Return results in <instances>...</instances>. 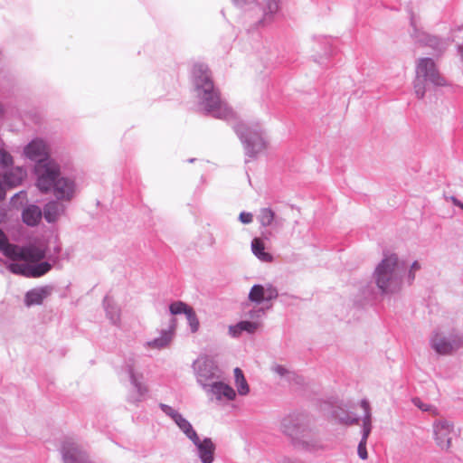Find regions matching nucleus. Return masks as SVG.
Returning <instances> with one entry per match:
<instances>
[{
	"label": "nucleus",
	"instance_id": "10",
	"mask_svg": "<svg viewBox=\"0 0 463 463\" xmlns=\"http://www.w3.org/2000/svg\"><path fill=\"white\" fill-rule=\"evenodd\" d=\"M24 153L26 157L36 163V175L37 168L41 164L56 163L48 156V146L42 139H33L24 147Z\"/></svg>",
	"mask_w": 463,
	"mask_h": 463
},
{
	"label": "nucleus",
	"instance_id": "36",
	"mask_svg": "<svg viewBox=\"0 0 463 463\" xmlns=\"http://www.w3.org/2000/svg\"><path fill=\"white\" fill-rule=\"evenodd\" d=\"M279 10V3L276 0H269L267 2L265 14H273Z\"/></svg>",
	"mask_w": 463,
	"mask_h": 463
},
{
	"label": "nucleus",
	"instance_id": "24",
	"mask_svg": "<svg viewBox=\"0 0 463 463\" xmlns=\"http://www.w3.org/2000/svg\"><path fill=\"white\" fill-rule=\"evenodd\" d=\"M26 175V172L22 167H16L4 175L5 184L7 186H16L22 183Z\"/></svg>",
	"mask_w": 463,
	"mask_h": 463
},
{
	"label": "nucleus",
	"instance_id": "22",
	"mask_svg": "<svg viewBox=\"0 0 463 463\" xmlns=\"http://www.w3.org/2000/svg\"><path fill=\"white\" fill-rule=\"evenodd\" d=\"M252 253L262 262H271L273 257L265 251V244L261 238H254L251 241Z\"/></svg>",
	"mask_w": 463,
	"mask_h": 463
},
{
	"label": "nucleus",
	"instance_id": "43",
	"mask_svg": "<svg viewBox=\"0 0 463 463\" xmlns=\"http://www.w3.org/2000/svg\"><path fill=\"white\" fill-rule=\"evenodd\" d=\"M4 113H5L4 106L0 103V118L4 115Z\"/></svg>",
	"mask_w": 463,
	"mask_h": 463
},
{
	"label": "nucleus",
	"instance_id": "6",
	"mask_svg": "<svg viewBox=\"0 0 463 463\" xmlns=\"http://www.w3.org/2000/svg\"><path fill=\"white\" fill-rule=\"evenodd\" d=\"M234 129L244 144L245 154L250 158H255L268 147V141L259 126H248L240 122Z\"/></svg>",
	"mask_w": 463,
	"mask_h": 463
},
{
	"label": "nucleus",
	"instance_id": "44",
	"mask_svg": "<svg viewBox=\"0 0 463 463\" xmlns=\"http://www.w3.org/2000/svg\"><path fill=\"white\" fill-rule=\"evenodd\" d=\"M4 146V142H3V140L0 138V146Z\"/></svg>",
	"mask_w": 463,
	"mask_h": 463
},
{
	"label": "nucleus",
	"instance_id": "14",
	"mask_svg": "<svg viewBox=\"0 0 463 463\" xmlns=\"http://www.w3.org/2000/svg\"><path fill=\"white\" fill-rule=\"evenodd\" d=\"M204 392L210 397L211 400H215L219 402L226 403L234 401L237 392L229 384L223 383L221 379L213 382Z\"/></svg>",
	"mask_w": 463,
	"mask_h": 463
},
{
	"label": "nucleus",
	"instance_id": "20",
	"mask_svg": "<svg viewBox=\"0 0 463 463\" xmlns=\"http://www.w3.org/2000/svg\"><path fill=\"white\" fill-rule=\"evenodd\" d=\"M262 326L261 321L255 320H243L236 325L230 326L228 328L229 334L232 337H239L242 332H246L248 334H254Z\"/></svg>",
	"mask_w": 463,
	"mask_h": 463
},
{
	"label": "nucleus",
	"instance_id": "27",
	"mask_svg": "<svg viewBox=\"0 0 463 463\" xmlns=\"http://www.w3.org/2000/svg\"><path fill=\"white\" fill-rule=\"evenodd\" d=\"M174 421L189 439L195 438L197 432L194 430L192 424L184 418L182 414H179Z\"/></svg>",
	"mask_w": 463,
	"mask_h": 463
},
{
	"label": "nucleus",
	"instance_id": "13",
	"mask_svg": "<svg viewBox=\"0 0 463 463\" xmlns=\"http://www.w3.org/2000/svg\"><path fill=\"white\" fill-rule=\"evenodd\" d=\"M361 408L364 410V417H363V430H362V439L358 444L357 453L360 458L366 459L368 458V453L366 450V443L367 439L372 430V411L369 402L366 399H364L360 402Z\"/></svg>",
	"mask_w": 463,
	"mask_h": 463
},
{
	"label": "nucleus",
	"instance_id": "9",
	"mask_svg": "<svg viewBox=\"0 0 463 463\" xmlns=\"http://www.w3.org/2000/svg\"><path fill=\"white\" fill-rule=\"evenodd\" d=\"M430 346L439 354H451L463 347V333L446 335L437 332L430 338Z\"/></svg>",
	"mask_w": 463,
	"mask_h": 463
},
{
	"label": "nucleus",
	"instance_id": "31",
	"mask_svg": "<svg viewBox=\"0 0 463 463\" xmlns=\"http://www.w3.org/2000/svg\"><path fill=\"white\" fill-rule=\"evenodd\" d=\"M335 417L340 423L345 424V425H354V424H358V422H359V418H357L355 416H352L348 413H345L344 415H335Z\"/></svg>",
	"mask_w": 463,
	"mask_h": 463
},
{
	"label": "nucleus",
	"instance_id": "21",
	"mask_svg": "<svg viewBox=\"0 0 463 463\" xmlns=\"http://www.w3.org/2000/svg\"><path fill=\"white\" fill-rule=\"evenodd\" d=\"M51 293L48 287L37 288L28 291L25 295V304L30 307L33 305H40L43 299L46 298Z\"/></svg>",
	"mask_w": 463,
	"mask_h": 463
},
{
	"label": "nucleus",
	"instance_id": "30",
	"mask_svg": "<svg viewBox=\"0 0 463 463\" xmlns=\"http://www.w3.org/2000/svg\"><path fill=\"white\" fill-rule=\"evenodd\" d=\"M191 331L195 333L199 329V320L196 317L194 310L191 307L190 310L185 314Z\"/></svg>",
	"mask_w": 463,
	"mask_h": 463
},
{
	"label": "nucleus",
	"instance_id": "2",
	"mask_svg": "<svg viewBox=\"0 0 463 463\" xmlns=\"http://www.w3.org/2000/svg\"><path fill=\"white\" fill-rule=\"evenodd\" d=\"M193 80L201 109L214 118L226 120L235 118L232 109L221 99L205 64L195 63L194 65Z\"/></svg>",
	"mask_w": 463,
	"mask_h": 463
},
{
	"label": "nucleus",
	"instance_id": "12",
	"mask_svg": "<svg viewBox=\"0 0 463 463\" xmlns=\"http://www.w3.org/2000/svg\"><path fill=\"white\" fill-rule=\"evenodd\" d=\"M61 453L63 463H94L87 452L72 441H64Z\"/></svg>",
	"mask_w": 463,
	"mask_h": 463
},
{
	"label": "nucleus",
	"instance_id": "38",
	"mask_svg": "<svg viewBox=\"0 0 463 463\" xmlns=\"http://www.w3.org/2000/svg\"><path fill=\"white\" fill-rule=\"evenodd\" d=\"M412 402L415 406H417L419 409H420L423 411H429L431 409L430 405H428V404L422 402L419 398H414L412 400Z\"/></svg>",
	"mask_w": 463,
	"mask_h": 463
},
{
	"label": "nucleus",
	"instance_id": "18",
	"mask_svg": "<svg viewBox=\"0 0 463 463\" xmlns=\"http://www.w3.org/2000/svg\"><path fill=\"white\" fill-rule=\"evenodd\" d=\"M278 296V290L272 285L267 284L266 286H262L257 284L250 288L249 300L256 304H260L265 301L275 299Z\"/></svg>",
	"mask_w": 463,
	"mask_h": 463
},
{
	"label": "nucleus",
	"instance_id": "34",
	"mask_svg": "<svg viewBox=\"0 0 463 463\" xmlns=\"http://www.w3.org/2000/svg\"><path fill=\"white\" fill-rule=\"evenodd\" d=\"M159 407L160 409L162 410V411L167 415L168 417H170L173 420L180 414L176 410H175L174 408H172L171 406L169 405H166L165 403H160L159 404Z\"/></svg>",
	"mask_w": 463,
	"mask_h": 463
},
{
	"label": "nucleus",
	"instance_id": "40",
	"mask_svg": "<svg viewBox=\"0 0 463 463\" xmlns=\"http://www.w3.org/2000/svg\"><path fill=\"white\" fill-rule=\"evenodd\" d=\"M449 200L451 201V203L455 205V206H458L459 207L460 209L463 210V203H461L457 197L455 196H451L449 198Z\"/></svg>",
	"mask_w": 463,
	"mask_h": 463
},
{
	"label": "nucleus",
	"instance_id": "33",
	"mask_svg": "<svg viewBox=\"0 0 463 463\" xmlns=\"http://www.w3.org/2000/svg\"><path fill=\"white\" fill-rule=\"evenodd\" d=\"M421 269V265L419 261L415 260L412 262V264L410 266V269L408 270L407 274V280L409 284H411L415 279V274L417 271H419Z\"/></svg>",
	"mask_w": 463,
	"mask_h": 463
},
{
	"label": "nucleus",
	"instance_id": "15",
	"mask_svg": "<svg viewBox=\"0 0 463 463\" xmlns=\"http://www.w3.org/2000/svg\"><path fill=\"white\" fill-rule=\"evenodd\" d=\"M175 329L176 319L172 317L169 322L168 327L166 329L160 330L159 335L157 337L146 341L144 344L145 348L149 350H162L168 347L175 337Z\"/></svg>",
	"mask_w": 463,
	"mask_h": 463
},
{
	"label": "nucleus",
	"instance_id": "35",
	"mask_svg": "<svg viewBox=\"0 0 463 463\" xmlns=\"http://www.w3.org/2000/svg\"><path fill=\"white\" fill-rule=\"evenodd\" d=\"M265 314V309L262 307L254 308L248 313V317L250 321L259 320L261 321V317Z\"/></svg>",
	"mask_w": 463,
	"mask_h": 463
},
{
	"label": "nucleus",
	"instance_id": "39",
	"mask_svg": "<svg viewBox=\"0 0 463 463\" xmlns=\"http://www.w3.org/2000/svg\"><path fill=\"white\" fill-rule=\"evenodd\" d=\"M240 221L244 224H249L253 220V215L250 213L242 212L239 216Z\"/></svg>",
	"mask_w": 463,
	"mask_h": 463
},
{
	"label": "nucleus",
	"instance_id": "8",
	"mask_svg": "<svg viewBox=\"0 0 463 463\" xmlns=\"http://www.w3.org/2000/svg\"><path fill=\"white\" fill-rule=\"evenodd\" d=\"M197 383L205 390L213 382L222 379V372L213 360L204 356L194 363Z\"/></svg>",
	"mask_w": 463,
	"mask_h": 463
},
{
	"label": "nucleus",
	"instance_id": "7",
	"mask_svg": "<svg viewBox=\"0 0 463 463\" xmlns=\"http://www.w3.org/2000/svg\"><path fill=\"white\" fill-rule=\"evenodd\" d=\"M283 433L290 437L295 443L306 449L314 448L316 439L312 430L299 418L287 417L281 421Z\"/></svg>",
	"mask_w": 463,
	"mask_h": 463
},
{
	"label": "nucleus",
	"instance_id": "23",
	"mask_svg": "<svg viewBox=\"0 0 463 463\" xmlns=\"http://www.w3.org/2000/svg\"><path fill=\"white\" fill-rule=\"evenodd\" d=\"M64 212V206L56 202L52 201L48 203L44 207V218L48 222H55L61 214Z\"/></svg>",
	"mask_w": 463,
	"mask_h": 463
},
{
	"label": "nucleus",
	"instance_id": "4",
	"mask_svg": "<svg viewBox=\"0 0 463 463\" xmlns=\"http://www.w3.org/2000/svg\"><path fill=\"white\" fill-rule=\"evenodd\" d=\"M405 262L395 253H384L376 265L373 278L382 293L393 294L401 290L405 273Z\"/></svg>",
	"mask_w": 463,
	"mask_h": 463
},
{
	"label": "nucleus",
	"instance_id": "1",
	"mask_svg": "<svg viewBox=\"0 0 463 463\" xmlns=\"http://www.w3.org/2000/svg\"><path fill=\"white\" fill-rule=\"evenodd\" d=\"M0 252L15 262L10 263L11 272L28 278H38L46 274L52 268L49 262L37 263L44 258V252L35 247L21 248L9 243L5 232L0 229Z\"/></svg>",
	"mask_w": 463,
	"mask_h": 463
},
{
	"label": "nucleus",
	"instance_id": "42",
	"mask_svg": "<svg viewBox=\"0 0 463 463\" xmlns=\"http://www.w3.org/2000/svg\"><path fill=\"white\" fill-rule=\"evenodd\" d=\"M5 197V188H4V184L2 183V181L0 180V200L4 199Z\"/></svg>",
	"mask_w": 463,
	"mask_h": 463
},
{
	"label": "nucleus",
	"instance_id": "16",
	"mask_svg": "<svg viewBox=\"0 0 463 463\" xmlns=\"http://www.w3.org/2000/svg\"><path fill=\"white\" fill-rule=\"evenodd\" d=\"M433 431L437 445L441 449L448 450L454 434L453 425L446 420H440L434 423Z\"/></svg>",
	"mask_w": 463,
	"mask_h": 463
},
{
	"label": "nucleus",
	"instance_id": "29",
	"mask_svg": "<svg viewBox=\"0 0 463 463\" xmlns=\"http://www.w3.org/2000/svg\"><path fill=\"white\" fill-rule=\"evenodd\" d=\"M191 309V307L187 306L185 303L182 301H175L172 303L169 307L170 313L172 315H178V314H186L188 310Z\"/></svg>",
	"mask_w": 463,
	"mask_h": 463
},
{
	"label": "nucleus",
	"instance_id": "3",
	"mask_svg": "<svg viewBox=\"0 0 463 463\" xmlns=\"http://www.w3.org/2000/svg\"><path fill=\"white\" fill-rule=\"evenodd\" d=\"M36 184L42 192L52 193L61 201H71L77 191L73 179L61 175L57 163L41 164L38 166Z\"/></svg>",
	"mask_w": 463,
	"mask_h": 463
},
{
	"label": "nucleus",
	"instance_id": "25",
	"mask_svg": "<svg viewBox=\"0 0 463 463\" xmlns=\"http://www.w3.org/2000/svg\"><path fill=\"white\" fill-rule=\"evenodd\" d=\"M41 218L42 211L38 206L31 205L23 212V220L27 225H36Z\"/></svg>",
	"mask_w": 463,
	"mask_h": 463
},
{
	"label": "nucleus",
	"instance_id": "17",
	"mask_svg": "<svg viewBox=\"0 0 463 463\" xmlns=\"http://www.w3.org/2000/svg\"><path fill=\"white\" fill-rule=\"evenodd\" d=\"M195 447L196 455L202 463H213L214 460L215 445L210 438L200 439L198 434L190 439Z\"/></svg>",
	"mask_w": 463,
	"mask_h": 463
},
{
	"label": "nucleus",
	"instance_id": "28",
	"mask_svg": "<svg viewBox=\"0 0 463 463\" xmlns=\"http://www.w3.org/2000/svg\"><path fill=\"white\" fill-rule=\"evenodd\" d=\"M104 304L108 317L113 324L117 325L120 320V312L118 307L113 305L109 298H105Z\"/></svg>",
	"mask_w": 463,
	"mask_h": 463
},
{
	"label": "nucleus",
	"instance_id": "11",
	"mask_svg": "<svg viewBox=\"0 0 463 463\" xmlns=\"http://www.w3.org/2000/svg\"><path fill=\"white\" fill-rule=\"evenodd\" d=\"M257 219L261 227L270 228V230L262 233L266 240L272 237L274 233L279 232L284 226V220L281 217L276 216L275 213L270 208L260 209Z\"/></svg>",
	"mask_w": 463,
	"mask_h": 463
},
{
	"label": "nucleus",
	"instance_id": "19",
	"mask_svg": "<svg viewBox=\"0 0 463 463\" xmlns=\"http://www.w3.org/2000/svg\"><path fill=\"white\" fill-rule=\"evenodd\" d=\"M128 373L136 392L131 395L128 400L129 402L136 403L146 393L147 388L141 382L142 374L136 373L132 365L128 366Z\"/></svg>",
	"mask_w": 463,
	"mask_h": 463
},
{
	"label": "nucleus",
	"instance_id": "41",
	"mask_svg": "<svg viewBox=\"0 0 463 463\" xmlns=\"http://www.w3.org/2000/svg\"><path fill=\"white\" fill-rule=\"evenodd\" d=\"M235 5L242 6L248 3L249 0H232Z\"/></svg>",
	"mask_w": 463,
	"mask_h": 463
},
{
	"label": "nucleus",
	"instance_id": "26",
	"mask_svg": "<svg viewBox=\"0 0 463 463\" xmlns=\"http://www.w3.org/2000/svg\"><path fill=\"white\" fill-rule=\"evenodd\" d=\"M234 384L237 388V393L241 396H246L250 392V386L240 368L234 369Z\"/></svg>",
	"mask_w": 463,
	"mask_h": 463
},
{
	"label": "nucleus",
	"instance_id": "5",
	"mask_svg": "<svg viewBox=\"0 0 463 463\" xmlns=\"http://www.w3.org/2000/svg\"><path fill=\"white\" fill-rule=\"evenodd\" d=\"M427 83L434 86H445L447 84L433 60L420 58L416 63V77L413 81L414 93L418 99H422L425 96Z\"/></svg>",
	"mask_w": 463,
	"mask_h": 463
},
{
	"label": "nucleus",
	"instance_id": "37",
	"mask_svg": "<svg viewBox=\"0 0 463 463\" xmlns=\"http://www.w3.org/2000/svg\"><path fill=\"white\" fill-rule=\"evenodd\" d=\"M271 369H272V372H274L280 377H285L290 373L289 371L285 366H283L281 364H275L272 366Z\"/></svg>",
	"mask_w": 463,
	"mask_h": 463
},
{
	"label": "nucleus",
	"instance_id": "32",
	"mask_svg": "<svg viewBox=\"0 0 463 463\" xmlns=\"http://www.w3.org/2000/svg\"><path fill=\"white\" fill-rule=\"evenodd\" d=\"M3 146H0V166L5 167L13 164V157Z\"/></svg>",
	"mask_w": 463,
	"mask_h": 463
}]
</instances>
